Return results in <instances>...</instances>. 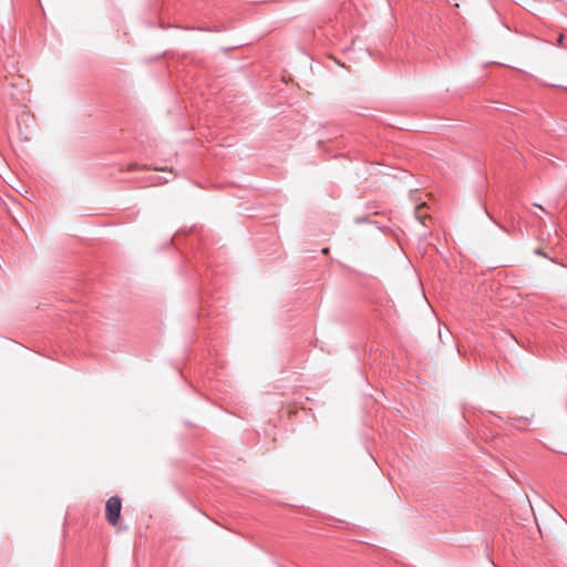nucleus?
<instances>
[{
  "label": "nucleus",
  "mask_w": 567,
  "mask_h": 567,
  "mask_svg": "<svg viewBox=\"0 0 567 567\" xmlns=\"http://www.w3.org/2000/svg\"><path fill=\"white\" fill-rule=\"evenodd\" d=\"M322 252H323V254H328V252H329V248H323V249H322Z\"/></svg>",
  "instance_id": "7ed1b4c3"
},
{
  "label": "nucleus",
  "mask_w": 567,
  "mask_h": 567,
  "mask_svg": "<svg viewBox=\"0 0 567 567\" xmlns=\"http://www.w3.org/2000/svg\"><path fill=\"white\" fill-rule=\"evenodd\" d=\"M122 502L117 496H112L105 505V518L112 525L116 526L121 518Z\"/></svg>",
  "instance_id": "f257e3e1"
},
{
  "label": "nucleus",
  "mask_w": 567,
  "mask_h": 567,
  "mask_svg": "<svg viewBox=\"0 0 567 567\" xmlns=\"http://www.w3.org/2000/svg\"><path fill=\"white\" fill-rule=\"evenodd\" d=\"M563 39H564V35L560 34L559 38H558V43H561L563 42Z\"/></svg>",
  "instance_id": "f03ea898"
}]
</instances>
